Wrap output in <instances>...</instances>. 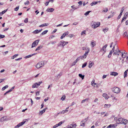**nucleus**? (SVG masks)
Returning a JSON list of instances; mask_svg holds the SVG:
<instances>
[{
  "mask_svg": "<svg viewBox=\"0 0 128 128\" xmlns=\"http://www.w3.org/2000/svg\"><path fill=\"white\" fill-rule=\"evenodd\" d=\"M38 30H35L33 32V33L34 34H38L39 33Z\"/></svg>",
  "mask_w": 128,
  "mask_h": 128,
  "instance_id": "nucleus-28",
  "label": "nucleus"
},
{
  "mask_svg": "<svg viewBox=\"0 0 128 128\" xmlns=\"http://www.w3.org/2000/svg\"><path fill=\"white\" fill-rule=\"evenodd\" d=\"M100 124V121L99 120L97 121L95 124L96 126H99Z\"/></svg>",
  "mask_w": 128,
  "mask_h": 128,
  "instance_id": "nucleus-30",
  "label": "nucleus"
},
{
  "mask_svg": "<svg viewBox=\"0 0 128 128\" xmlns=\"http://www.w3.org/2000/svg\"><path fill=\"white\" fill-rule=\"evenodd\" d=\"M115 54V55H117L118 56L119 55V53L117 51V50H116L115 52H114V55Z\"/></svg>",
  "mask_w": 128,
  "mask_h": 128,
  "instance_id": "nucleus-26",
  "label": "nucleus"
},
{
  "mask_svg": "<svg viewBox=\"0 0 128 128\" xmlns=\"http://www.w3.org/2000/svg\"><path fill=\"white\" fill-rule=\"evenodd\" d=\"M128 12H126L124 16L126 17V18H127L128 17Z\"/></svg>",
  "mask_w": 128,
  "mask_h": 128,
  "instance_id": "nucleus-54",
  "label": "nucleus"
},
{
  "mask_svg": "<svg viewBox=\"0 0 128 128\" xmlns=\"http://www.w3.org/2000/svg\"><path fill=\"white\" fill-rule=\"evenodd\" d=\"M43 47V46H38L35 50V51H36L37 50H40Z\"/></svg>",
  "mask_w": 128,
  "mask_h": 128,
  "instance_id": "nucleus-23",
  "label": "nucleus"
},
{
  "mask_svg": "<svg viewBox=\"0 0 128 128\" xmlns=\"http://www.w3.org/2000/svg\"><path fill=\"white\" fill-rule=\"evenodd\" d=\"M108 8H106L105 10H103V12H106L108 11Z\"/></svg>",
  "mask_w": 128,
  "mask_h": 128,
  "instance_id": "nucleus-49",
  "label": "nucleus"
},
{
  "mask_svg": "<svg viewBox=\"0 0 128 128\" xmlns=\"http://www.w3.org/2000/svg\"><path fill=\"white\" fill-rule=\"evenodd\" d=\"M111 106L110 104H105L104 105V108H109Z\"/></svg>",
  "mask_w": 128,
  "mask_h": 128,
  "instance_id": "nucleus-19",
  "label": "nucleus"
},
{
  "mask_svg": "<svg viewBox=\"0 0 128 128\" xmlns=\"http://www.w3.org/2000/svg\"><path fill=\"white\" fill-rule=\"evenodd\" d=\"M118 74L116 72H111L110 75L112 76H115L118 75Z\"/></svg>",
  "mask_w": 128,
  "mask_h": 128,
  "instance_id": "nucleus-13",
  "label": "nucleus"
},
{
  "mask_svg": "<svg viewBox=\"0 0 128 128\" xmlns=\"http://www.w3.org/2000/svg\"><path fill=\"white\" fill-rule=\"evenodd\" d=\"M74 35L73 34H70L68 35V36H67L70 38H71Z\"/></svg>",
  "mask_w": 128,
  "mask_h": 128,
  "instance_id": "nucleus-48",
  "label": "nucleus"
},
{
  "mask_svg": "<svg viewBox=\"0 0 128 128\" xmlns=\"http://www.w3.org/2000/svg\"><path fill=\"white\" fill-rule=\"evenodd\" d=\"M86 56L87 55L86 54H84L82 56L84 58H85L86 57Z\"/></svg>",
  "mask_w": 128,
  "mask_h": 128,
  "instance_id": "nucleus-62",
  "label": "nucleus"
},
{
  "mask_svg": "<svg viewBox=\"0 0 128 128\" xmlns=\"http://www.w3.org/2000/svg\"><path fill=\"white\" fill-rule=\"evenodd\" d=\"M117 126V125L116 124H111L108 126L106 128H115Z\"/></svg>",
  "mask_w": 128,
  "mask_h": 128,
  "instance_id": "nucleus-9",
  "label": "nucleus"
},
{
  "mask_svg": "<svg viewBox=\"0 0 128 128\" xmlns=\"http://www.w3.org/2000/svg\"><path fill=\"white\" fill-rule=\"evenodd\" d=\"M8 85H6L3 87L2 88V90H5V89L6 88H8Z\"/></svg>",
  "mask_w": 128,
  "mask_h": 128,
  "instance_id": "nucleus-32",
  "label": "nucleus"
},
{
  "mask_svg": "<svg viewBox=\"0 0 128 128\" xmlns=\"http://www.w3.org/2000/svg\"><path fill=\"white\" fill-rule=\"evenodd\" d=\"M100 25V23L98 22H94V24L92 26V27L93 28H96L99 26Z\"/></svg>",
  "mask_w": 128,
  "mask_h": 128,
  "instance_id": "nucleus-4",
  "label": "nucleus"
},
{
  "mask_svg": "<svg viewBox=\"0 0 128 128\" xmlns=\"http://www.w3.org/2000/svg\"><path fill=\"white\" fill-rule=\"evenodd\" d=\"M112 91L116 93H118L120 91V90L119 88L117 87H114L111 88Z\"/></svg>",
  "mask_w": 128,
  "mask_h": 128,
  "instance_id": "nucleus-1",
  "label": "nucleus"
},
{
  "mask_svg": "<svg viewBox=\"0 0 128 128\" xmlns=\"http://www.w3.org/2000/svg\"><path fill=\"white\" fill-rule=\"evenodd\" d=\"M124 10V7H123L121 9V11L120 12L122 13V12Z\"/></svg>",
  "mask_w": 128,
  "mask_h": 128,
  "instance_id": "nucleus-57",
  "label": "nucleus"
},
{
  "mask_svg": "<svg viewBox=\"0 0 128 128\" xmlns=\"http://www.w3.org/2000/svg\"><path fill=\"white\" fill-rule=\"evenodd\" d=\"M68 43V42H66L63 40L60 42L58 44V46H62L64 47L66 44Z\"/></svg>",
  "mask_w": 128,
  "mask_h": 128,
  "instance_id": "nucleus-3",
  "label": "nucleus"
},
{
  "mask_svg": "<svg viewBox=\"0 0 128 128\" xmlns=\"http://www.w3.org/2000/svg\"><path fill=\"white\" fill-rule=\"evenodd\" d=\"M94 64V63L93 62L90 61L89 63L88 67L90 68H91Z\"/></svg>",
  "mask_w": 128,
  "mask_h": 128,
  "instance_id": "nucleus-12",
  "label": "nucleus"
},
{
  "mask_svg": "<svg viewBox=\"0 0 128 128\" xmlns=\"http://www.w3.org/2000/svg\"><path fill=\"white\" fill-rule=\"evenodd\" d=\"M127 72H126V71H125L124 73V78H125L127 76Z\"/></svg>",
  "mask_w": 128,
  "mask_h": 128,
  "instance_id": "nucleus-41",
  "label": "nucleus"
},
{
  "mask_svg": "<svg viewBox=\"0 0 128 128\" xmlns=\"http://www.w3.org/2000/svg\"><path fill=\"white\" fill-rule=\"evenodd\" d=\"M88 118H87L85 119H84V120H82L81 122H86L88 120Z\"/></svg>",
  "mask_w": 128,
  "mask_h": 128,
  "instance_id": "nucleus-29",
  "label": "nucleus"
},
{
  "mask_svg": "<svg viewBox=\"0 0 128 128\" xmlns=\"http://www.w3.org/2000/svg\"><path fill=\"white\" fill-rule=\"evenodd\" d=\"M108 30V28H106L105 29H104L103 31L104 33L106 32Z\"/></svg>",
  "mask_w": 128,
  "mask_h": 128,
  "instance_id": "nucleus-40",
  "label": "nucleus"
},
{
  "mask_svg": "<svg viewBox=\"0 0 128 128\" xmlns=\"http://www.w3.org/2000/svg\"><path fill=\"white\" fill-rule=\"evenodd\" d=\"M70 126H72V127H73V128H75L77 126V125L76 124H70Z\"/></svg>",
  "mask_w": 128,
  "mask_h": 128,
  "instance_id": "nucleus-31",
  "label": "nucleus"
},
{
  "mask_svg": "<svg viewBox=\"0 0 128 128\" xmlns=\"http://www.w3.org/2000/svg\"><path fill=\"white\" fill-rule=\"evenodd\" d=\"M88 100V98H86L84 100H82V103L86 101H87Z\"/></svg>",
  "mask_w": 128,
  "mask_h": 128,
  "instance_id": "nucleus-46",
  "label": "nucleus"
},
{
  "mask_svg": "<svg viewBox=\"0 0 128 128\" xmlns=\"http://www.w3.org/2000/svg\"><path fill=\"white\" fill-rule=\"evenodd\" d=\"M66 98V96H63L61 98V100H64Z\"/></svg>",
  "mask_w": 128,
  "mask_h": 128,
  "instance_id": "nucleus-43",
  "label": "nucleus"
},
{
  "mask_svg": "<svg viewBox=\"0 0 128 128\" xmlns=\"http://www.w3.org/2000/svg\"><path fill=\"white\" fill-rule=\"evenodd\" d=\"M77 61H76V60L72 64V66H74V65L76 64V63L77 62Z\"/></svg>",
  "mask_w": 128,
  "mask_h": 128,
  "instance_id": "nucleus-56",
  "label": "nucleus"
},
{
  "mask_svg": "<svg viewBox=\"0 0 128 128\" xmlns=\"http://www.w3.org/2000/svg\"><path fill=\"white\" fill-rule=\"evenodd\" d=\"M29 2L28 0H27L26 1V2H24V4L25 5H28L29 4Z\"/></svg>",
  "mask_w": 128,
  "mask_h": 128,
  "instance_id": "nucleus-52",
  "label": "nucleus"
},
{
  "mask_svg": "<svg viewBox=\"0 0 128 128\" xmlns=\"http://www.w3.org/2000/svg\"><path fill=\"white\" fill-rule=\"evenodd\" d=\"M102 96L104 97L106 99H108V95L106 93H104L103 94Z\"/></svg>",
  "mask_w": 128,
  "mask_h": 128,
  "instance_id": "nucleus-17",
  "label": "nucleus"
},
{
  "mask_svg": "<svg viewBox=\"0 0 128 128\" xmlns=\"http://www.w3.org/2000/svg\"><path fill=\"white\" fill-rule=\"evenodd\" d=\"M123 119H124L122 118H118L117 120H116V123L118 124H122V122H123Z\"/></svg>",
  "mask_w": 128,
  "mask_h": 128,
  "instance_id": "nucleus-8",
  "label": "nucleus"
},
{
  "mask_svg": "<svg viewBox=\"0 0 128 128\" xmlns=\"http://www.w3.org/2000/svg\"><path fill=\"white\" fill-rule=\"evenodd\" d=\"M91 12V11H87L84 14V15H86V16H87L89 14V13Z\"/></svg>",
  "mask_w": 128,
  "mask_h": 128,
  "instance_id": "nucleus-35",
  "label": "nucleus"
},
{
  "mask_svg": "<svg viewBox=\"0 0 128 128\" xmlns=\"http://www.w3.org/2000/svg\"><path fill=\"white\" fill-rule=\"evenodd\" d=\"M26 122V121H23L19 124H18L16 126L14 127V128H18L19 127L22 126Z\"/></svg>",
  "mask_w": 128,
  "mask_h": 128,
  "instance_id": "nucleus-7",
  "label": "nucleus"
},
{
  "mask_svg": "<svg viewBox=\"0 0 128 128\" xmlns=\"http://www.w3.org/2000/svg\"><path fill=\"white\" fill-rule=\"evenodd\" d=\"M87 64V62H85L84 64H82V68H83L85 67L86 66Z\"/></svg>",
  "mask_w": 128,
  "mask_h": 128,
  "instance_id": "nucleus-37",
  "label": "nucleus"
},
{
  "mask_svg": "<svg viewBox=\"0 0 128 128\" xmlns=\"http://www.w3.org/2000/svg\"><path fill=\"white\" fill-rule=\"evenodd\" d=\"M78 3L80 6L81 5H82V2L81 1L79 2H78Z\"/></svg>",
  "mask_w": 128,
  "mask_h": 128,
  "instance_id": "nucleus-64",
  "label": "nucleus"
},
{
  "mask_svg": "<svg viewBox=\"0 0 128 128\" xmlns=\"http://www.w3.org/2000/svg\"><path fill=\"white\" fill-rule=\"evenodd\" d=\"M68 111V110L66 109L65 110H63L61 112V113L62 114H64L65 112H67Z\"/></svg>",
  "mask_w": 128,
  "mask_h": 128,
  "instance_id": "nucleus-34",
  "label": "nucleus"
},
{
  "mask_svg": "<svg viewBox=\"0 0 128 128\" xmlns=\"http://www.w3.org/2000/svg\"><path fill=\"white\" fill-rule=\"evenodd\" d=\"M126 17H125L124 16V17L123 18H122V19L121 20V22H123V20H125L126 19Z\"/></svg>",
  "mask_w": 128,
  "mask_h": 128,
  "instance_id": "nucleus-50",
  "label": "nucleus"
},
{
  "mask_svg": "<svg viewBox=\"0 0 128 128\" xmlns=\"http://www.w3.org/2000/svg\"><path fill=\"white\" fill-rule=\"evenodd\" d=\"M54 10V9L52 8H48L46 10V11L47 12H52Z\"/></svg>",
  "mask_w": 128,
  "mask_h": 128,
  "instance_id": "nucleus-11",
  "label": "nucleus"
},
{
  "mask_svg": "<svg viewBox=\"0 0 128 128\" xmlns=\"http://www.w3.org/2000/svg\"><path fill=\"white\" fill-rule=\"evenodd\" d=\"M78 24V22H74V23L72 24L74 25H76L77 24Z\"/></svg>",
  "mask_w": 128,
  "mask_h": 128,
  "instance_id": "nucleus-63",
  "label": "nucleus"
},
{
  "mask_svg": "<svg viewBox=\"0 0 128 128\" xmlns=\"http://www.w3.org/2000/svg\"><path fill=\"white\" fill-rule=\"evenodd\" d=\"M49 24L48 23H45L39 26V27H42L44 26H48Z\"/></svg>",
  "mask_w": 128,
  "mask_h": 128,
  "instance_id": "nucleus-14",
  "label": "nucleus"
},
{
  "mask_svg": "<svg viewBox=\"0 0 128 128\" xmlns=\"http://www.w3.org/2000/svg\"><path fill=\"white\" fill-rule=\"evenodd\" d=\"M5 37L4 35L0 34V38H3Z\"/></svg>",
  "mask_w": 128,
  "mask_h": 128,
  "instance_id": "nucleus-55",
  "label": "nucleus"
},
{
  "mask_svg": "<svg viewBox=\"0 0 128 128\" xmlns=\"http://www.w3.org/2000/svg\"><path fill=\"white\" fill-rule=\"evenodd\" d=\"M89 51L90 50L88 49L87 50H86V52L85 54H86V55H87L88 54Z\"/></svg>",
  "mask_w": 128,
  "mask_h": 128,
  "instance_id": "nucleus-39",
  "label": "nucleus"
},
{
  "mask_svg": "<svg viewBox=\"0 0 128 128\" xmlns=\"http://www.w3.org/2000/svg\"><path fill=\"white\" fill-rule=\"evenodd\" d=\"M39 94H40V92L39 91L37 92H36V96H38V95H39Z\"/></svg>",
  "mask_w": 128,
  "mask_h": 128,
  "instance_id": "nucleus-61",
  "label": "nucleus"
},
{
  "mask_svg": "<svg viewBox=\"0 0 128 128\" xmlns=\"http://www.w3.org/2000/svg\"><path fill=\"white\" fill-rule=\"evenodd\" d=\"M42 81L38 83V84H37V86H39L40 85V84H42Z\"/></svg>",
  "mask_w": 128,
  "mask_h": 128,
  "instance_id": "nucleus-59",
  "label": "nucleus"
},
{
  "mask_svg": "<svg viewBox=\"0 0 128 128\" xmlns=\"http://www.w3.org/2000/svg\"><path fill=\"white\" fill-rule=\"evenodd\" d=\"M86 31L85 30H84L81 33V34L82 35H83L84 36H85L86 35Z\"/></svg>",
  "mask_w": 128,
  "mask_h": 128,
  "instance_id": "nucleus-25",
  "label": "nucleus"
},
{
  "mask_svg": "<svg viewBox=\"0 0 128 128\" xmlns=\"http://www.w3.org/2000/svg\"><path fill=\"white\" fill-rule=\"evenodd\" d=\"M44 62L42 61L41 62H38L36 66V67L38 68L43 66L45 64Z\"/></svg>",
  "mask_w": 128,
  "mask_h": 128,
  "instance_id": "nucleus-2",
  "label": "nucleus"
},
{
  "mask_svg": "<svg viewBox=\"0 0 128 128\" xmlns=\"http://www.w3.org/2000/svg\"><path fill=\"white\" fill-rule=\"evenodd\" d=\"M18 54H16L14 55V56H13L12 57V58H11L12 59H14V58L16 57V56H18Z\"/></svg>",
  "mask_w": 128,
  "mask_h": 128,
  "instance_id": "nucleus-42",
  "label": "nucleus"
},
{
  "mask_svg": "<svg viewBox=\"0 0 128 128\" xmlns=\"http://www.w3.org/2000/svg\"><path fill=\"white\" fill-rule=\"evenodd\" d=\"M64 121H62L59 122L57 124L58 126L61 125L62 123L64 122Z\"/></svg>",
  "mask_w": 128,
  "mask_h": 128,
  "instance_id": "nucleus-36",
  "label": "nucleus"
},
{
  "mask_svg": "<svg viewBox=\"0 0 128 128\" xmlns=\"http://www.w3.org/2000/svg\"><path fill=\"white\" fill-rule=\"evenodd\" d=\"M39 41V40H37L34 41L32 44L31 48H33L36 46L38 44Z\"/></svg>",
  "mask_w": 128,
  "mask_h": 128,
  "instance_id": "nucleus-5",
  "label": "nucleus"
},
{
  "mask_svg": "<svg viewBox=\"0 0 128 128\" xmlns=\"http://www.w3.org/2000/svg\"><path fill=\"white\" fill-rule=\"evenodd\" d=\"M58 126V125L57 124H56L55 125H54L53 127V128H56V127H57Z\"/></svg>",
  "mask_w": 128,
  "mask_h": 128,
  "instance_id": "nucleus-58",
  "label": "nucleus"
},
{
  "mask_svg": "<svg viewBox=\"0 0 128 128\" xmlns=\"http://www.w3.org/2000/svg\"><path fill=\"white\" fill-rule=\"evenodd\" d=\"M48 30H45L43 32H42L40 34V36H42L44 34H46L48 32Z\"/></svg>",
  "mask_w": 128,
  "mask_h": 128,
  "instance_id": "nucleus-21",
  "label": "nucleus"
},
{
  "mask_svg": "<svg viewBox=\"0 0 128 128\" xmlns=\"http://www.w3.org/2000/svg\"><path fill=\"white\" fill-rule=\"evenodd\" d=\"M7 10L8 9L4 10L2 12H0V14L2 15L3 14L7 11Z\"/></svg>",
  "mask_w": 128,
  "mask_h": 128,
  "instance_id": "nucleus-24",
  "label": "nucleus"
},
{
  "mask_svg": "<svg viewBox=\"0 0 128 128\" xmlns=\"http://www.w3.org/2000/svg\"><path fill=\"white\" fill-rule=\"evenodd\" d=\"M38 83H34V84L32 86V88H37L38 86H38Z\"/></svg>",
  "mask_w": 128,
  "mask_h": 128,
  "instance_id": "nucleus-20",
  "label": "nucleus"
},
{
  "mask_svg": "<svg viewBox=\"0 0 128 128\" xmlns=\"http://www.w3.org/2000/svg\"><path fill=\"white\" fill-rule=\"evenodd\" d=\"M36 54H37V53H35L33 54H30L28 56H25V58H30V57H31V56H32Z\"/></svg>",
  "mask_w": 128,
  "mask_h": 128,
  "instance_id": "nucleus-15",
  "label": "nucleus"
},
{
  "mask_svg": "<svg viewBox=\"0 0 128 128\" xmlns=\"http://www.w3.org/2000/svg\"><path fill=\"white\" fill-rule=\"evenodd\" d=\"M85 124L84 122L83 123L80 124V126H85Z\"/></svg>",
  "mask_w": 128,
  "mask_h": 128,
  "instance_id": "nucleus-60",
  "label": "nucleus"
},
{
  "mask_svg": "<svg viewBox=\"0 0 128 128\" xmlns=\"http://www.w3.org/2000/svg\"><path fill=\"white\" fill-rule=\"evenodd\" d=\"M66 36L64 34V33L60 37V38L61 39H62L63 38H64L65 36Z\"/></svg>",
  "mask_w": 128,
  "mask_h": 128,
  "instance_id": "nucleus-47",
  "label": "nucleus"
},
{
  "mask_svg": "<svg viewBox=\"0 0 128 128\" xmlns=\"http://www.w3.org/2000/svg\"><path fill=\"white\" fill-rule=\"evenodd\" d=\"M128 122V121L126 119H124L123 122H122V124H123L125 125H126Z\"/></svg>",
  "mask_w": 128,
  "mask_h": 128,
  "instance_id": "nucleus-16",
  "label": "nucleus"
},
{
  "mask_svg": "<svg viewBox=\"0 0 128 128\" xmlns=\"http://www.w3.org/2000/svg\"><path fill=\"white\" fill-rule=\"evenodd\" d=\"M24 22L27 23L28 22V18H26L24 21Z\"/></svg>",
  "mask_w": 128,
  "mask_h": 128,
  "instance_id": "nucleus-51",
  "label": "nucleus"
},
{
  "mask_svg": "<svg viewBox=\"0 0 128 128\" xmlns=\"http://www.w3.org/2000/svg\"><path fill=\"white\" fill-rule=\"evenodd\" d=\"M91 45L92 46V47H94L96 45L95 42H91Z\"/></svg>",
  "mask_w": 128,
  "mask_h": 128,
  "instance_id": "nucleus-33",
  "label": "nucleus"
},
{
  "mask_svg": "<svg viewBox=\"0 0 128 128\" xmlns=\"http://www.w3.org/2000/svg\"><path fill=\"white\" fill-rule=\"evenodd\" d=\"M44 111L43 110H42L41 111H40L39 112V114H42L43 113H44Z\"/></svg>",
  "mask_w": 128,
  "mask_h": 128,
  "instance_id": "nucleus-53",
  "label": "nucleus"
},
{
  "mask_svg": "<svg viewBox=\"0 0 128 128\" xmlns=\"http://www.w3.org/2000/svg\"><path fill=\"white\" fill-rule=\"evenodd\" d=\"M7 117L6 116H4L1 118L0 121L2 122H3L4 121H7L8 120V119L7 118Z\"/></svg>",
  "mask_w": 128,
  "mask_h": 128,
  "instance_id": "nucleus-10",
  "label": "nucleus"
},
{
  "mask_svg": "<svg viewBox=\"0 0 128 128\" xmlns=\"http://www.w3.org/2000/svg\"><path fill=\"white\" fill-rule=\"evenodd\" d=\"M62 74V72H60L58 75H57L56 77L58 78H60Z\"/></svg>",
  "mask_w": 128,
  "mask_h": 128,
  "instance_id": "nucleus-38",
  "label": "nucleus"
},
{
  "mask_svg": "<svg viewBox=\"0 0 128 128\" xmlns=\"http://www.w3.org/2000/svg\"><path fill=\"white\" fill-rule=\"evenodd\" d=\"M122 13L120 12V14L118 15V20L120 19V18L121 16L122 15Z\"/></svg>",
  "mask_w": 128,
  "mask_h": 128,
  "instance_id": "nucleus-45",
  "label": "nucleus"
},
{
  "mask_svg": "<svg viewBox=\"0 0 128 128\" xmlns=\"http://www.w3.org/2000/svg\"><path fill=\"white\" fill-rule=\"evenodd\" d=\"M79 76L81 78L82 80L84 79V75H82V74H79Z\"/></svg>",
  "mask_w": 128,
  "mask_h": 128,
  "instance_id": "nucleus-27",
  "label": "nucleus"
},
{
  "mask_svg": "<svg viewBox=\"0 0 128 128\" xmlns=\"http://www.w3.org/2000/svg\"><path fill=\"white\" fill-rule=\"evenodd\" d=\"M19 6H18L14 8V10L16 11H17L19 9Z\"/></svg>",
  "mask_w": 128,
  "mask_h": 128,
  "instance_id": "nucleus-44",
  "label": "nucleus"
},
{
  "mask_svg": "<svg viewBox=\"0 0 128 128\" xmlns=\"http://www.w3.org/2000/svg\"><path fill=\"white\" fill-rule=\"evenodd\" d=\"M108 46L107 44H106L104 46L102 49L100 50V52H102V51H103V54H102V55H103L104 53H105L106 52V48L107 46Z\"/></svg>",
  "mask_w": 128,
  "mask_h": 128,
  "instance_id": "nucleus-6",
  "label": "nucleus"
},
{
  "mask_svg": "<svg viewBox=\"0 0 128 128\" xmlns=\"http://www.w3.org/2000/svg\"><path fill=\"white\" fill-rule=\"evenodd\" d=\"M100 2V1H99V2H92L91 4L90 5L92 6L93 5H95V4H97V3L98 2Z\"/></svg>",
  "mask_w": 128,
  "mask_h": 128,
  "instance_id": "nucleus-22",
  "label": "nucleus"
},
{
  "mask_svg": "<svg viewBox=\"0 0 128 128\" xmlns=\"http://www.w3.org/2000/svg\"><path fill=\"white\" fill-rule=\"evenodd\" d=\"M124 53H123V52H122V57L123 58H125L126 56V54L127 53H125V52H124Z\"/></svg>",
  "mask_w": 128,
  "mask_h": 128,
  "instance_id": "nucleus-18",
  "label": "nucleus"
}]
</instances>
